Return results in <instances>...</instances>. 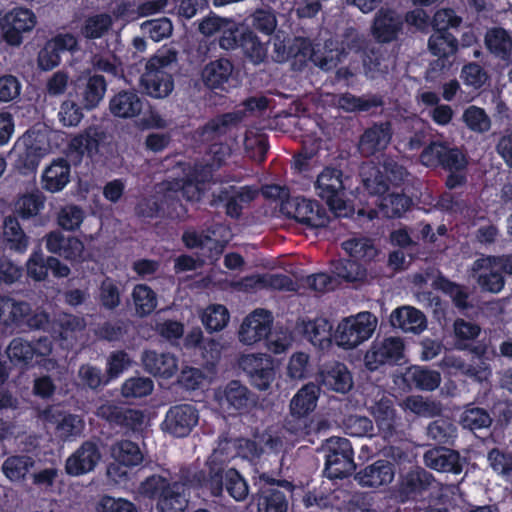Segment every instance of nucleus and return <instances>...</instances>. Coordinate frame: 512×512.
<instances>
[{"instance_id":"4","label":"nucleus","mask_w":512,"mask_h":512,"mask_svg":"<svg viewBox=\"0 0 512 512\" xmlns=\"http://www.w3.org/2000/svg\"><path fill=\"white\" fill-rule=\"evenodd\" d=\"M255 479L258 491L255 495L257 512H287L288 497L293 494L295 486L286 479H278L263 472Z\"/></svg>"},{"instance_id":"26","label":"nucleus","mask_w":512,"mask_h":512,"mask_svg":"<svg viewBox=\"0 0 512 512\" xmlns=\"http://www.w3.org/2000/svg\"><path fill=\"white\" fill-rule=\"evenodd\" d=\"M404 19L392 9L381 8L376 13L372 25V35L379 43L395 41L403 30Z\"/></svg>"},{"instance_id":"63","label":"nucleus","mask_w":512,"mask_h":512,"mask_svg":"<svg viewBox=\"0 0 512 512\" xmlns=\"http://www.w3.org/2000/svg\"><path fill=\"white\" fill-rule=\"evenodd\" d=\"M487 460L495 472L507 480H512V453L493 448L488 452Z\"/></svg>"},{"instance_id":"20","label":"nucleus","mask_w":512,"mask_h":512,"mask_svg":"<svg viewBox=\"0 0 512 512\" xmlns=\"http://www.w3.org/2000/svg\"><path fill=\"white\" fill-rule=\"evenodd\" d=\"M404 342L399 337H387L374 341L364 356L365 367L376 371L382 365H395L404 357Z\"/></svg>"},{"instance_id":"18","label":"nucleus","mask_w":512,"mask_h":512,"mask_svg":"<svg viewBox=\"0 0 512 512\" xmlns=\"http://www.w3.org/2000/svg\"><path fill=\"white\" fill-rule=\"evenodd\" d=\"M239 365L247 374L251 385L258 390H267L275 379L274 359L270 355H243L239 360Z\"/></svg>"},{"instance_id":"29","label":"nucleus","mask_w":512,"mask_h":512,"mask_svg":"<svg viewBox=\"0 0 512 512\" xmlns=\"http://www.w3.org/2000/svg\"><path fill=\"white\" fill-rule=\"evenodd\" d=\"M425 465L437 472L452 473L455 475L463 471L464 459L458 451L447 447H434L424 454Z\"/></svg>"},{"instance_id":"54","label":"nucleus","mask_w":512,"mask_h":512,"mask_svg":"<svg viewBox=\"0 0 512 512\" xmlns=\"http://www.w3.org/2000/svg\"><path fill=\"white\" fill-rule=\"evenodd\" d=\"M342 248L356 261H369L376 254L372 241L368 238H352L342 243Z\"/></svg>"},{"instance_id":"58","label":"nucleus","mask_w":512,"mask_h":512,"mask_svg":"<svg viewBox=\"0 0 512 512\" xmlns=\"http://www.w3.org/2000/svg\"><path fill=\"white\" fill-rule=\"evenodd\" d=\"M100 304L107 310L116 309L121 303L119 283L111 278L105 277L99 286Z\"/></svg>"},{"instance_id":"11","label":"nucleus","mask_w":512,"mask_h":512,"mask_svg":"<svg viewBox=\"0 0 512 512\" xmlns=\"http://www.w3.org/2000/svg\"><path fill=\"white\" fill-rule=\"evenodd\" d=\"M314 48L310 39L294 37L275 39L272 58L277 63L291 62L294 71H302L311 60Z\"/></svg>"},{"instance_id":"6","label":"nucleus","mask_w":512,"mask_h":512,"mask_svg":"<svg viewBox=\"0 0 512 512\" xmlns=\"http://www.w3.org/2000/svg\"><path fill=\"white\" fill-rule=\"evenodd\" d=\"M422 165L428 168L448 170H467V154L457 146L435 140L426 145L419 156Z\"/></svg>"},{"instance_id":"59","label":"nucleus","mask_w":512,"mask_h":512,"mask_svg":"<svg viewBox=\"0 0 512 512\" xmlns=\"http://www.w3.org/2000/svg\"><path fill=\"white\" fill-rule=\"evenodd\" d=\"M430 438L441 444L453 441L457 436V427L448 419L440 418L431 422L427 428Z\"/></svg>"},{"instance_id":"47","label":"nucleus","mask_w":512,"mask_h":512,"mask_svg":"<svg viewBox=\"0 0 512 512\" xmlns=\"http://www.w3.org/2000/svg\"><path fill=\"white\" fill-rule=\"evenodd\" d=\"M132 299L136 314L140 317L150 315L157 307V295L147 284H137L132 290Z\"/></svg>"},{"instance_id":"34","label":"nucleus","mask_w":512,"mask_h":512,"mask_svg":"<svg viewBox=\"0 0 512 512\" xmlns=\"http://www.w3.org/2000/svg\"><path fill=\"white\" fill-rule=\"evenodd\" d=\"M71 165L65 158L54 159L41 175L42 188L50 193L62 191L70 182Z\"/></svg>"},{"instance_id":"8","label":"nucleus","mask_w":512,"mask_h":512,"mask_svg":"<svg viewBox=\"0 0 512 512\" xmlns=\"http://www.w3.org/2000/svg\"><path fill=\"white\" fill-rule=\"evenodd\" d=\"M324 472L329 479H343L355 469L354 451L351 442L344 437L327 440Z\"/></svg>"},{"instance_id":"32","label":"nucleus","mask_w":512,"mask_h":512,"mask_svg":"<svg viewBox=\"0 0 512 512\" xmlns=\"http://www.w3.org/2000/svg\"><path fill=\"white\" fill-rule=\"evenodd\" d=\"M392 138V128L389 122L375 123L367 128L359 140V150L362 155H375L388 146Z\"/></svg>"},{"instance_id":"42","label":"nucleus","mask_w":512,"mask_h":512,"mask_svg":"<svg viewBox=\"0 0 512 512\" xmlns=\"http://www.w3.org/2000/svg\"><path fill=\"white\" fill-rule=\"evenodd\" d=\"M3 238L10 250L24 253L29 245V237L24 232L16 215H8L3 221Z\"/></svg>"},{"instance_id":"5","label":"nucleus","mask_w":512,"mask_h":512,"mask_svg":"<svg viewBox=\"0 0 512 512\" xmlns=\"http://www.w3.org/2000/svg\"><path fill=\"white\" fill-rule=\"evenodd\" d=\"M228 36H220L219 46L224 50L241 49L243 55L253 64H260L267 58V42L260 40L255 31L236 23L233 30L228 29Z\"/></svg>"},{"instance_id":"16","label":"nucleus","mask_w":512,"mask_h":512,"mask_svg":"<svg viewBox=\"0 0 512 512\" xmlns=\"http://www.w3.org/2000/svg\"><path fill=\"white\" fill-rule=\"evenodd\" d=\"M342 176V170L335 167H325L315 182L316 193L333 212L345 209L343 199L345 188Z\"/></svg>"},{"instance_id":"17","label":"nucleus","mask_w":512,"mask_h":512,"mask_svg":"<svg viewBox=\"0 0 512 512\" xmlns=\"http://www.w3.org/2000/svg\"><path fill=\"white\" fill-rule=\"evenodd\" d=\"M373 416L379 434L386 442H398L405 438V423L397 414L391 400L382 398L373 407Z\"/></svg>"},{"instance_id":"41","label":"nucleus","mask_w":512,"mask_h":512,"mask_svg":"<svg viewBox=\"0 0 512 512\" xmlns=\"http://www.w3.org/2000/svg\"><path fill=\"white\" fill-rule=\"evenodd\" d=\"M381 196L380 210L390 219L401 218L413 206V200L403 191H388Z\"/></svg>"},{"instance_id":"64","label":"nucleus","mask_w":512,"mask_h":512,"mask_svg":"<svg viewBox=\"0 0 512 512\" xmlns=\"http://www.w3.org/2000/svg\"><path fill=\"white\" fill-rule=\"evenodd\" d=\"M141 28L145 34L154 42H160L168 38L173 31V25L169 18L160 17L145 21Z\"/></svg>"},{"instance_id":"33","label":"nucleus","mask_w":512,"mask_h":512,"mask_svg":"<svg viewBox=\"0 0 512 512\" xmlns=\"http://www.w3.org/2000/svg\"><path fill=\"white\" fill-rule=\"evenodd\" d=\"M144 369L155 377L171 378L178 371V359L168 352L146 350L142 355Z\"/></svg>"},{"instance_id":"25","label":"nucleus","mask_w":512,"mask_h":512,"mask_svg":"<svg viewBox=\"0 0 512 512\" xmlns=\"http://www.w3.org/2000/svg\"><path fill=\"white\" fill-rule=\"evenodd\" d=\"M96 415L109 423L111 427L135 430L143 422L139 410L106 402L97 408Z\"/></svg>"},{"instance_id":"49","label":"nucleus","mask_w":512,"mask_h":512,"mask_svg":"<svg viewBox=\"0 0 512 512\" xmlns=\"http://www.w3.org/2000/svg\"><path fill=\"white\" fill-rule=\"evenodd\" d=\"M459 423L464 429L474 431L488 428L492 423V418L486 409L469 404L462 412Z\"/></svg>"},{"instance_id":"7","label":"nucleus","mask_w":512,"mask_h":512,"mask_svg":"<svg viewBox=\"0 0 512 512\" xmlns=\"http://www.w3.org/2000/svg\"><path fill=\"white\" fill-rule=\"evenodd\" d=\"M377 318L371 312H360L343 319L337 326L334 337L338 346L352 349L368 340L374 333Z\"/></svg>"},{"instance_id":"55","label":"nucleus","mask_w":512,"mask_h":512,"mask_svg":"<svg viewBox=\"0 0 512 512\" xmlns=\"http://www.w3.org/2000/svg\"><path fill=\"white\" fill-rule=\"evenodd\" d=\"M34 461L31 457L25 455H16L8 457L2 466L3 472L11 481L23 480L29 469L33 467Z\"/></svg>"},{"instance_id":"45","label":"nucleus","mask_w":512,"mask_h":512,"mask_svg":"<svg viewBox=\"0 0 512 512\" xmlns=\"http://www.w3.org/2000/svg\"><path fill=\"white\" fill-rule=\"evenodd\" d=\"M111 455L119 464L126 467L138 466L143 461L139 445L127 439L115 442L111 447Z\"/></svg>"},{"instance_id":"56","label":"nucleus","mask_w":512,"mask_h":512,"mask_svg":"<svg viewBox=\"0 0 512 512\" xmlns=\"http://www.w3.org/2000/svg\"><path fill=\"white\" fill-rule=\"evenodd\" d=\"M111 25L112 20L108 14L101 13L92 15L85 19L81 27V34L86 39H98L110 29Z\"/></svg>"},{"instance_id":"40","label":"nucleus","mask_w":512,"mask_h":512,"mask_svg":"<svg viewBox=\"0 0 512 512\" xmlns=\"http://www.w3.org/2000/svg\"><path fill=\"white\" fill-rule=\"evenodd\" d=\"M320 393V387L314 383H308L297 391L290 403V411L298 418L306 417L316 407Z\"/></svg>"},{"instance_id":"23","label":"nucleus","mask_w":512,"mask_h":512,"mask_svg":"<svg viewBox=\"0 0 512 512\" xmlns=\"http://www.w3.org/2000/svg\"><path fill=\"white\" fill-rule=\"evenodd\" d=\"M256 195V190L250 186L237 187L235 185H228L214 192L213 200L223 204L225 212L229 217L239 219L242 215L243 204L253 201Z\"/></svg>"},{"instance_id":"51","label":"nucleus","mask_w":512,"mask_h":512,"mask_svg":"<svg viewBox=\"0 0 512 512\" xmlns=\"http://www.w3.org/2000/svg\"><path fill=\"white\" fill-rule=\"evenodd\" d=\"M435 285L437 289L441 290L452 299L453 304L458 309H468L470 307L468 302L469 294L466 287L457 284L444 276H439L435 281Z\"/></svg>"},{"instance_id":"19","label":"nucleus","mask_w":512,"mask_h":512,"mask_svg":"<svg viewBox=\"0 0 512 512\" xmlns=\"http://www.w3.org/2000/svg\"><path fill=\"white\" fill-rule=\"evenodd\" d=\"M432 479L429 472L416 467L400 474L396 485L392 488L391 495L399 503L416 501L429 488Z\"/></svg>"},{"instance_id":"15","label":"nucleus","mask_w":512,"mask_h":512,"mask_svg":"<svg viewBox=\"0 0 512 512\" xmlns=\"http://www.w3.org/2000/svg\"><path fill=\"white\" fill-rule=\"evenodd\" d=\"M168 62L165 58H151L141 75L140 83L147 95L153 98L167 97L174 88V79L165 69Z\"/></svg>"},{"instance_id":"38","label":"nucleus","mask_w":512,"mask_h":512,"mask_svg":"<svg viewBox=\"0 0 512 512\" xmlns=\"http://www.w3.org/2000/svg\"><path fill=\"white\" fill-rule=\"evenodd\" d=\"M390 323L394 328L403 332L419 334L427 327L425 314L419 309L411 306L396 308L390 315Z\"/></svg>"},{"instance_id":"53","label":"nucleus","mask_w":512,"mask_h":512,"mask_svg":"<svg viewBox=\"0 0 512 512\" xmlns=\"http://www.w3.org/2000/svg\"><path fill=\"white\" fill-rule=\"evenodd\" d=\"M407 376L416 388L425 391L435 390L441 381L439 372L420 366L410 368Z\"/></svg>"},{"instance_id":"36","label":"nucleus","mask_w":512,"mask_h":512,"mask_svg":"<svg viewBox=\"0 0 512 512\" xmlns=\"http://www.w3.org/2000/svg\"><path fill=\"white\" fill-rule=\"evenodd\" d=\"M394 476V465L387 460L379 459L359 471L356 479L362 486L378 488L390 484Z\"/></svg>"},{"instance_id":"57","label":"nucleus","mask_w":512,"mask_h":512,"mask_svg":"<svg viewBox=\"0 0 512 512\" xmlns=\"http://www.w3.org/2000/svg\"><path fill=\"white\" fill-rule=\"evenodd\" d=\"M230 318L229 312L224 305L209 306L203 316L202 323L207 332L213 333L221 331L228 323Z\"/></svg>"},{"instance_id":"24","label":"nucleus","mask_w":512,"mask_h":512,"mask_svg":"<svg viewBox=\"0 0 512 512\" xmlns=\"http://www.w3.org/2000/svg\"><path fill=\"white\" fill-rule=\"evenodd\" d=\"M234 65L227 58H219L210 61L202 70L203 83L211 90L220 89L228 92L234 87L233 78Z\"/></svg>"},{"instance_id":"60","label":"nucleus","mask_w":512,"mask_h":512,"mask_svg":"<svg viewBox=\"0 0 512 512\" xmlns=\"http://www.w3.org/2000/svg\"><path fill=\"white\" fill-rule=\"evenodd\" d=\"M235 25V21L213 14L200 22L199 31L207 37L213 36L215 33H220V36H228V29L233 30Z\"/></svg>"},{"instance_id":"39","label":"nucleus","mask_w":512,"mask_h":512,"mask_svg":"<svg viewBox=\"0 0 512 512\" xmlns=\"http://www.w3.org/2000/svg\"><path fill=\"white\" fill-rule=\"evenodd\" d=\"M107 90V82L103 75L93 74L90 75L85 83L78 85L77 95L81 99V104L86 110L96 108Z\"/></svg>"},{"instance_id":"28","label":"nucleus","mask_w":512,"mask_h":512,"mask_svg":"<svg viewBox=\"0 0 512 512\" xmlns=\"http://www.w3.org/2000/svg\"><path fill=\"white\" fill-rule=\"evenodd\" d=\"M101 458L98 445L93 441H85L66 460L65 470L70 476H80L92 471Z\"/></svg>"},{"instance_id":"14","label":"nucleus","mask_w":512,"mask_h":512,"mask_svg":"<svg viewBox=\"0 0 512 512\" xmlns=\"http://www.w3.org/2000/svg\"><path fill=\"white\" fill-rule=\"evenodd\" d=\"M482 329L476 322L456 318L453 322L454 347L474 359H483L488 352L486 338L480 339Z\"/></svg>"},{"instance_id":"1","label":"nucleus","mask_w":512,"mask_h":512,"mask_svg":"<svg viewBox=\"0 0 512 512\" xmlns=\"http://www.w3.org/2000/svg\"><path fill=\"white\" fill-rule=\"evenodd\" d=\"M140 493L156 502L157 512H184L189 504L190 493L203 500L222 498L224 492L240 502L249 494V485L242 474L229 467L222 452L214 450L205 461L204 468L181 467L179 478L153 474L141 482Z\"/></svg>"},{"instance_id":"50","label":"nucleus","mask_w":512,"mask_h":512,"mask_svg":"<svg viewBox=\"0 0 512 512\" xmlns=\"http://www.w3.org/2000/svg\"><path fill=\"white\" fill-rule=\"evenodd\" d=\"M104 139V133L96 128L89 127L82 134L73 139V146L81 154L86 153L89 157H94L99 153V147Z\"/></svg>"},{"instance_id":"43","label":"nucleus","mask_w":512,"mask_h":512,"mask_svg":"<svg viewBox=\"0 0 512 512\" xmlns=\"http://www.w3.org/2000/svg\"><path fill=\"white\" fill-rule=\"evenodd\" d=\"M251 287H259L278 291H296V283L293 279L283 273L256 274L246 278Z\"/></svg>"},{"instance_id":"31","label":"nucleus","mask_w":512,"mask_h":512,"mask_svg":"<svg viewBox=\"0 0 512 512\" xmlns=\"http://www.w3.org/2000/svg\"><path fill=\"white\" fill-rule=\"evenodd\" d=\"M298 330L304 339L321 350L330 347L332 344L333 325L325 317L303 319L298 323Z\"/></svg>"},{"instance_id":"22","label":"nucleus","mask_w":512,"mask_h":512,"mask_svg":"<svg viewBox=\"0 0 512 512\" xmlns=\"http://www.w3.org/2000/svg\"><path fill=\"white\" fill-rule=\"evenodd\" d=\"M273 318L269 311L257 309L246 316L239 328V341L253 345L265 339L271 332Z\"/></svg>"},{"instance_id":"37","label":"nucleus","mask_w":512,"mask_h":512,"mask_svg":"<svg viewBox=\"0 0 512 512\" xmlns=\"http://www.w3.org/2000/svg\"><path fill=\"white\" fill-rule=\"evenodd\" d=\"M143 109V101L135 90H121L109 101L110 113L123 119L138 116Z\"/></svg>"},{"instance_id":"46","label":"nucleus","mask_w":512,"mask_h":512,"mask_svg":"<svg viewBox=\"0 0 512 512\" xmlns=\"http://www.w3.org/2000/svg\"><path fill=\"white\" fill-rule=\"evenodd\" d=\"M332 273L342 281L352 283L366 277V269L358 261L340 258L331 262Z\"/></svg>"},{"instance_id":"9","label":"nucleus","mask_w":512,"mask_h":512,"mask_svg":"<svg viewBox=\"0 0 512 512\" xmlns=\"http://www.w3.org/2000/svg\"><path fill=\"white\" fill-rule=\"evenodd\" d=\"M282 212L308 228H324L330 222L327 209L317 200L293 197L282 204Z\"/></svg>"},{"instance_id":"27","label":"nucleus","mask_w":512,"mask_h":512,"mask_svg":"<svg viewBox=\"0 0 512 512\" xmlns=\"http://www.w3.org/2000/svg\"><path fill=\"white\" fill-rule=\"evenodd\" d=\"M45 246L48 252L70 262H79L84 251V244L79 238L65 236L58 230L51 231L45 236Z\"/></svg>"},{"instance_id":"12","label":"nucleus","mask_w":512,"mask_h":512,"mask_svg":"<svg viewBox=\"0 0 512 512\" xmlns=\"http://www.w3.org/2000/svg\"><path fill=\"white\" fill-rule=\"evenodd\" d=\"M406 168L392 157L384 158L380 167H373L370 176L363 179L366 190L373 195H383L390 186L398 188L407 176Z\"/></svg>"},{"instance_id":"2","label":"nucleus","mask_w":512,"mask_h":512,"mask_svg":"<svg viewBox=\"0 0 512 512\" xmlns=\"http://www.w3.org/2000/svg\"><path fill=\"white\" fill-rule=\"evenodd\" d=\"M433 33L428 40V48L433 56L442 61V66H446V61L450 64V57L455 56L458 51V39L449 32L450 28H458L462 23V18L458 16L452 8H442L435 12L432 18Z\"/></svg>"},{"instance_id":"3","label":"nucleus","mask_w":512,"mask_h":512,"mask_svg":"<svg viewBox=\"0 0 512 512\" xmlns=\"http://www.w3.org/2000/svg\"><path fill=\"white\" fill-rule=\"evenodd\" d=\"M0 322L22 331H48L51 327L50 315L46 311H33L28 302L10 297L0 299Z\"/></svg>"},{"instance_id":"62","label":"nucleus","mask_w":512,"mask_h":512,"mask_svg":"<svg viewBox=\"0 0 512 512\" xmlns=\"http://www.w3.org/2000/svg\"><path fill=\"white\" fill-rule=\"evenodd\" d=\"M84 217L81 207L73 204L66 205L58 212L57 223L63 230L75 231L82 224Z\"/></svg>"},{"instance_id":"44","label":"nucleus","mask_w":512,"mask_h":512,"mask_svg":"<svg viewBox=\"0 0 512 512\" xmlns=\"http://www.w3.org/2000/svg\"><path fill=\"white\" fill-rule=\"evenodd\" d=\"M487 49L496 57L507 60L511 56L512 39L502 27L489 29L485 35Z\"/></svg>"},{"instance_id":"13","label":"nucleus","mask_w":512,"mask_h":512,"mask_svg":"<svg viewBox=\"0 0 512 512\" xmlns=\"http://www.w3.org/2000/svg\"><path fill=\"white\" fill-rule=\"evenodd\" d=\"M36 25V16L27 8H14L6 13L0 11V43L19 46L23 34Z\"/></svg>"},{"instance_id":"61","label":"nucleus","mask_w":512,"mask_h":512,"mask_svg":"<svg viewBox=\"0 0 512 512\" xmlns=\"http://www.w3.org/2000/svg\"><path fill=\"white\" fill-rule=\"evenodd\" d=\"M463 121L474 132L484 133L491 127V121L483 108L469 106L463 113Z\"/></svg>"},{"instance_id":"21","label":"nucleus","mask_w":512,"mask_h":512,"mask_svg":"<svg viewBox=\"0 0 512 512\" xmlns=\"http://www.w3.org/2000/svg\"><path fill=\"white\" fill-rule=\"evenodd\" d=\"M198 420V410L193 405L179 404L167 411L162 428L172 436L182 438L190 434Z\"/></svg>"},{"instance_id":"35","label":"nucleus","mask_w":512,"mask_h":512,"mask_svg":"<svg viewBox=\"0 0 512 512\" xmlns=\"http://www.w3.org/2000/svg\"><path fill=\"white\" fill-rule=\"evenodd\" d=\"M323 386L338 393H347L353 387L351 372L344 363L330 362L320 372Z\"/></svg>"},{"instance_id":"10","label":"nucleus","mask_w":512,"mask_h":512,"mask_svg":"<svg viewBox=\"0 0 512 512\" xmlns=\"http://www.w3.org/2000/svg\"><path fill=\"white\" fill-rule=\"evenodd\" d=\"M135 213L138 217L148 219L158 217L180 219L187 213V210L179 198V192L170 190L161 196L142 198L135 207Z\"/></svg>"},{"instance_id":"30","label":"nucleus","mask_w":512,"mask_h":512,"mask_svg":"<svg viewBox=\"0 0 512 512\" xmlns=\"http://www.w3.org/2000/svg\"><path fill=\"white\" fill-rule=\"evenodd\" d=\"M217 398L220 406L230 415L247 411L254 403L252 393L238 380L230 381Z\"/></svg>"},{"instance_id":"52","label":"nucleus","mask_w":512,"mask_h":512,"mask_svg":"<svg viewBox=\"0 0 512 512\" xmlns=\"http://www.w3.org/2000/svg\"><path fill=\"white\" fill-rule=\"evenodd\" d=\"M7 356L14 365L27 366L32 364L35 356L33 343L23 338H14L7 350Z\"/></svg>"},{"instance_id":"48","label":"nucleus","mask_w":512,"mask_h":512,"mask_svg":"<svg viewBox=\"0 0 512 512\" xmlns=\"http://www.w3.org/2000/svg\"><path fill=\"white\" fill-rule=\"evenodd\" d=\"M45 197L39 192L22 195L15 204V213L23 221L36 217L44 209Z\"/></svg>"}]
</instances>
